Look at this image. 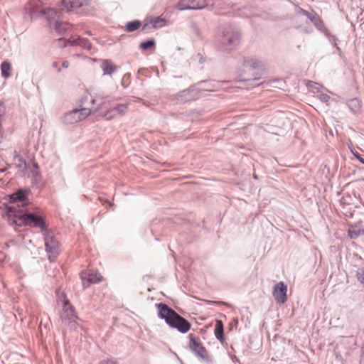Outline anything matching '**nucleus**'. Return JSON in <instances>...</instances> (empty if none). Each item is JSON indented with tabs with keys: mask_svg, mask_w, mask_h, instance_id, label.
<instances>
[{
	"mask_svg": "<svg viewBox=\"0 0 364 364\" xmlns=\"http://www.w3.org/2000/svg\"><path fill=\"white\" fill-rule=\"evenodd\" d=\"M69 65H70V63L68 60H64L62 63V66L64 68H68L69 67Z\"/></svg>",
	"mask_w": 364,
	"mask_h": 364,
	"instance_id": "nucleus-36",
	"label": "nucleus"
},
{
	"mask_svg": "<svg viewBox=\"0 0 364 364\" xmlns=\"http://www.w3.org/2000/svg\"><path fill=\"white\" fill-rule=\"evenodd\" d=\"M6 215L11 225H16L18 227L28 226L39 228L42 232L47 229L45 218L27 209L17 210L16 206L9 205L6 206Z\"/></svg>",
	"mask_w": 364,
	"mask_h": 364,
	"instance_id": "nucleus-1",
	"label": "nucleus"
},
{
	"mask_svg": "<svg viewBox=\"0 0 364 364\" xmlns=\"http://www.w3.org/2000/svg\"><path fill=\"white\" fill-rule=\"evenodd\" d=\"M52 67L55 69L57 70L58 72H60V68H59V65H58V62H53L52 63Z\"/></svg>",
	"mask_w": 364,
	"mask_h": 364,
	"instance_id": "nucleus-35",
	"label": "nucleus"
},
{
	"mask_svg": "<svg viewBox=\"0 0 364 364\" xmlns=\"http://www.w3.org/2000/svg\"><path fill=\"white\" fill-rule=\"evenodd\" d=\"M11 68V63L8 61H4L1 64V75L4 78H8L10 76L9 70Z\"/></svg>",
	"mask_w": 364,
	"mask_h": 364,
	"instance_id": "nucleus-25",
	"label": "nucleus"
},
{
	"mask_svg": "<svg viewBox=\"0 0 364 364\" xmlns=\"http://www.w3.org/2000/svg\"><path fill=\"white\" fill-rule=\"evenodd\" d=\"M299 13L305 16H306L311 21V19H314V18L318 15L316 13H310L301 8L299 9Z\"/></svg>",
	"mask_w": 364,
	"mask_h": 364,
	"instance_id": "nucleus-29",
	"label": "nucleus"
},
{
	"mask_svg": "<svg viewBox=\"0 0 364 364\" xmlns=\"http://www.w3.org/2000/svg\"><path fill=\"white\" fill-rule=\"evenodd\" d=\"M243 68L245 70H252L253 79H260L264 73L265 65L262 60L256 58H245L243 61Z\"/></svg>",
	"mask_w": 364,
	"mask_h": 364,
	"instance_id": "nucleus-9",
	"label": "nucleus"
},
{
	"mask_svg": "<svg viewBox=\"0 0 364 364\" xmlns=\"http://www.w3.org/2000/svg\"><path fill=\"white\" fill-rule=\"evenodd\" d=\"M147 26H148V25H147V24L144 25V26H143V28H142V30H143V31H145V30L146 29V27H147Z\"/></svg>",
	"mask_w": 364,
	"mask_h": 364,
	"instance_id": "nucleus-39",
	"label": "nucleus"
},
{
	"mask_svg": "<svg viewBox=\"0 0 364 364\" xmlns=\"http://www.w3.org/2000/svg\"><path fill=\"white\" fill-rule=\"evenodd\" d=\"M159 312L158 316L164 319L171 328L176 329L181 333H186L191 328V323L178 314L173 309L164 303L156 304Z\"/></svg>",
	"mask_w": 364,
	"mask_h": 364,
	"instance_id": "nucleus-2",
	"label": "nucleus"
},
{
	"mask_svg": "<svg viewBox=\"0 0 364 364\" xmlns=\"http://www.w3.org/2000/svg\"><path fill=\"white\" fill-rule=\"evenodd\" d=\"M6 107L4 102L0 100V132L3 129L2 122L6 115Z\"/></svg>",
	"mask_w": 364,
	"mask_h": 364,
	"instance_id": "nucleus-28",
	"label": "nucleus"
},
{
	"mask_svg": "<svg viewBox=\"0 0 364 364\" xmlns=\"http://www.w3.org/2000/svg\"><path fill=\"white\" fill-rule=\"evenodd\" d=\"M139 47L143 50H146L149 48L154 50L156 48V42L154 39H149L146 41L141 42Z\"/></svg>",
	"mask_w": 364,
	"mask_h": 364,
	"instance_id": "nucleus-26",
	"label": "nucleus"
},
{
	"mask_svg": "<svg viewBox=\"0 0 364 364\" xmlns=\"http://www.w3.org/2000/svg\"><path fill=\"white\" fill-rule=\"evenodd\" d=\"M311 22L314 23V26L323 33H327L328 30L324 24L323 21L321 18V17L317 15L314 19H311Z\"/></svg>",
	"mask_w": 364,
	"mask_h": 364,
	"instance_id": "nucleus-21",
	"label": "nucleus"
},
{
	"mask_svg": "<svg viewBox=\"0 0 364 364\" xmlns=\"http://www.w3.org/2000/svg\"><path fill=\"white\" fill-rule=\"evenodd\" d=\"M198 97V92L193 87L183 90L176 95V100L180 103L193 101L196 100Z\"/></svg>",
	"mask_w": 364,
	"mask_h": 364,
	"instance_id": "nucleus-14",
	"label": "nucleus"
},
{
	"mask_svg": "<svg viewBox=\"0 0 364 364\" xmlns=\"http://www.w3.org/2000/svg\"><path fill=\"white\" fill-rule=\"evenodd\" d=\"M188 338L191 350L200 360L206 363H211L212 359L209 356L206 348L200 342L199 338L192 333L189 334Z\"/></svg>",
	"mask_w": 364,
	"mask_h": 364,
	"instance_id": "nucleus-8",
	"label": "nucleus"
},
{
	"mask_svg": "<svg viewBox=\"0 0 364 364\" xmlns=\"http://www.w3.org/2000/svg\"><path fill=\"white\" fill-rule=\"evenodd\" d=\"M92 99L90 94H86L80 101V108L75 109L64 116V122L68 124H73L86 119L92 112V107L84 106L86 105V101Z\"/></svg>",
	"mask_w": 364,
	"mask_h": 364,
	"instance_id": "nucleus-5",
	"label": "nucleus"
},
{
	"mask_svg": "<svg viewBox=\"0 0 364 364\" xmlns=\"http://www.w3.org/2000/svg\"><path fill=\"white\" fill-rule=\"evenodd\" d=\"M150 23L154 28H161L166 25V20L159 16L151 20Z\"/></svg>",
	"mask_w": 364,
	"mask_h": 364,
	"instance_id": "nucleus-27",
	"label": "nucleus"
},
{
	"mask_svg": "<svg viewBox=\"0 0 364 364\" xmlns=\"http://www.w3.org/2000/svg\"><path fill=\"white\" fill-rule=\"evenodd\" d=\"M327 38L329 40V41L334 46H336L337 45V38L336 37V36L333 35L330 31L329 30L327 31V33H323Z\"/></svg>",
	"mask_w": 364,
	"mask_h": 364,
	"instance_id": "nucleus-30",
	"label": "nucleus"
},
{
	"mask_svg": "<svg viewBox=\"0 0 364 364\" xmlns=\"http://www.w3.org/2000/svg\"><path fill=\"white\" fill-rule=\"evenodd\" d=\"M82 280H84V277L82 275L81 276ZM102 276L97 272L94 270H89L87 273V279L86 282L83 281V285L89 286L91 284H97L102 281Z\"/></svg>",
	"mask_w": 364,
	"mask_h": 364,
	"instance_id": "nucleus-18",
	"label": "nucleus"
},
{
	"mask_svg": "<svg viewBox=\"0 0 364 364\" xmlns=\"http://www.w3.org/2000/svg\"><path fill=\"white\" fill-rule=\"evenodd\" d=\"M318 98L322 102H328L331 97L327 94H321V95H318Z\"/></svg>",
	"mask_w": 364,
	"mask_h": 364,
	"instance_id": "nucleus-32",
	"label": "nucleus"
},
{
	"mask_svg": "<svg viewBox=\"0 0 364 364\" xmlns=\"http://www.w3.org/2000/svg\"><path fill=\"white\" fill-rule=\"evenodd\" d=\"M42 232L44 237L46 251L48 255V259L50 262H53L60 253V242L54 233L48 228Z\"/></svg>",
	"mask_w": 364,
	"mask_h": 364,
	"instance_id": "nucleus-7",
	"label": "nucleus"
},
{
	"mask_svg": "<svg viewBox=\"0 0 364 364\" xmlns=\"http://www.w3.org/2000/svg\"><path fill=\"white\" fill-rule=\"evenodd\" d=\"M28 192L26 190L20 189L9 195L10 205H14L17 208V210H23L28 205Z\"/></svg>",
	"mask_w": 364,
	"mask_h": 364,
	"instance_id": "nucleus-11",
	"label": "nucleus"
},
{
	"mask_svg": "<svg viewBox=\"0 0 364 364\" xmlns=\"http://www.w3.org/2000/svg\"><path fill=\"white\" fill-rule=\"evenodd\" d=\"M99 364H117V363L113 360H104Z\"/></svg>",
	"mask_w": 364,
	"mask_h": 364,
	"instance_id": "nucleus-34",
	"label": "nucleus"
},
{
	"mask_svg": "<svg viewBox=\"0 0 364 364\" xmlns=\"http://www.w3.org/2000/svg\"><path fill=\"white\" fill-rule=\"evenodd\" d=\"M141 26V23L139 20L129 21L126 24V30L128 32H133L139 29Z\"/></svg>",
	"mask_w": 364,
	"mask_h": 364,
	"instance_id": "nucleus-24",
	"label": "nucleus"
},
{
	"mask_svg": "<svg viewBox=\"0 0 364 364\" xmlns=\"http://www.w3.org/2000/svg\"><path fill=\"white\" fill-rule=\"evenodd\" d=\"M91 105H96L95 111L102 108L107 109L103 117L107 120H112L118 117L123 116L127 111L128 104H111L107 97L102 94H97L90 100Z\"/></svg>",
	"mask_w": 364,
	"mask_h": 364,
	"instance_id": "nucleus-4",
	"label": "nucleus"
},
{
	"mask_svg": "<svg viewBox=\"0 0 364 364\" xmlns=\"http://www.w3.org/2000/svg\"><path fill=\"white\" fill-rule=\"evenodd\" d=\"M18 161L20 163L19 166H21V164H25V160L21 157L20 156H18Z\"/></svg>",
	"mask_w": 364,
	"mask_h": 364,
	"instance_id": "nucleus-37",
	"label": "nucleus"
},
{
	"mask_svg": "<svg viewBox=\"0 0 364 364\" xmlns=\"http://www.w3.org/2000/svg\"><path fill=\"white\" fill-rule=\"evenodd\" d=\"M287 287L282 282H280L274 287L272 295L277 303L284 304L287 300Z\"/></svg>",
	"mask_w": 364,
	"mask_h": 364,
	"instance_id": "nucleus-13",
	"label": "nucleus"
},
{
	"mask_svg": "<svg viewBox=\"0 0 364 364\" xmlns=\"http://www.w3.org/2000/svg\"><path fill=\"white\" fill-rule=\"evenodd\" d=\"M73 45H78L88 50L92 48V44L87 39L80 37H78L77 39H74Z\"/></svg>",
	"mask_w": 364,
	"mask_h": 364,
	"instance_id": "nucleus-23",
	"label": "nucleus"
},
{
	"mask_svg": "<svg viewBox=\"0 0 364 364\" xmlns=\"http://www.w3.org/2000/svg\"><path fill=\"white\" fill-rule=\"evenodd\" d=\"M60 318L63 321L68 323L70 328L75 329L77 328L78 325L77 321L79 318L74 306L70 304L68 299H65L63 302V312L60 315Z\"/></svg>",
	"mask_w": 364,
	"mask_h": 364,
	"instance_id": "nucleus-10",
	"label": "nucleus"
},
{
	"mask_svg": "<svg viewBox=\"0 0 364 364\" xmlns=\"http://www.w3.org/2000/svg\"><path fill=\"white\" fill-rule=\"evenodd\" d=\"M180 10L201 9L205 6L204 2L200 3L198 0H181L178 4Z\"/></svg>",
	"mask_w": 364,
	"mask_h": 364,
	"instance_id": "nucleus-15",
	"label": "nucleus"
},
{
	"mask_svg": "<svg viewBox=\"0 0 364 364\" xmlns=\"http://www.w3.org/2000/svg\"><path fill=\"white\" fill-rule=\"evenodd\" d=\"M215 336L220 342L224 341L223 324L221 321H217L215 327Z\"/></svg>",
	"mask_w": 364,
	"mask_h": 364,
	"instance_id": "nucleus-22",
	"label": "nucleus"
},
{
	"mask_svg": "<svg viewBox=\"0 0 364 364\" xmlns=\"http://www.w3.org/2000/svg\"><path fill=\"white\" fill-rule=\"evenodd\" d=\"M347 105L353 114H358L360 112L362 107V102L360 99L355 97L349 100L347 102Z\"/></svg>",
	"mask_w": 364,
	"mask_h": 364,
	"instance_id": "nucleus-19",
	"label": "nucleus"
},
{
	"mask_svg": "<svg viewBox=\"0 0 364 364\" xmlns=\"http://www.w3.org/2000/svg\"><path fill=\"white\" fill-rule=\"evenodd\" d=\"M353 154L355 156V157L363 164H364V158L361 156L360 154H359L358 152H353L352 151Z\"/></svg>",
	"mask_w": 364,
	"mask_h": 364,
	"instance_id": "nucleus-33",
	"label": "nucleus"
},
{
	"mask_svg": "<svg viewBox=\"0 0 364 364\" xmlns=\"http://www.w3.org/2000/svg\"><path fill=\"white\" fill-rule=\"evenodd\" d=\"M100 68L103 71V75H112L118 68L117 65L109 59H103L101 61Z\"/></svg>",
	"mask_w": 364,
	"mask_h": 364,
	"instance_id": "nucleus-16",
	"label": "nucleus"
},
{
	"mask_svg": "<svg viewBox=\"0 0 364 364\" xmlns=\"http://www.w3.org/2000/svg\"><path fill=\"white\" fill-rule=\"evenodd\" d=\"M58 16L53 15L48 21V25L50 28L54 29L59 33H63L71 28L70 23L68 22L60 21L61 11H58Z\"/></svg>",
	"mask_w": 364,
	"mask_h": 364,
	"instance_id": "nucleus-12",
	"label": "nucleus"
},
{
	"mask_svg": "<svg viewBox=\"0 0 364 364\" xmlns=\"http://www.w3.org/2000/svg\"><path fill=\"white\" fill-rule=\"evenodd\" d=\"M356 277L361 284H364V268H359L357 270Z\"/></svg>",
	"mask_w": 364,
	"mask_h": 364,
	"instance_id": "nucleus-31",
	"label": "nucleus"
},
{
	"mask_svg": "<svg viewBox=\"0 0 364 364\" xmlns=\"http://www.w3.org/2000/svg\"><path fill=\"white\" fill-rule=\"evenodd\" d=\"M24 9L31 18H37L40 16H47L48 21L53 15L58 16V9L43 8V3L41 0H30L26 4Z\"/></svg>",
	"mask_w": 364,
	"mask_h": 364,
	"instance_id": "nucleus-6",
	"label": "nucleus"
},
{
	"mask_svg": "<svg viewBox=\"0 0 364 364\" xmlns=\"http://www.w3.org/2000/svg\"><path fill=\"white\" fill-rule=\"evenodd\" d=\"M348 235L350 239H357L360 235H364V229L359 225H352L348 230Z\"/></svg>",
	"mask_w": 364,
	"mask_h": 364,
	"instance_id": "nucleus-20",
	"label": "nucleus"
},
{
	"mask_svg": "<svg viewBox=\"0 0 364 364\" xmlns=\"http://www.w3.org/2000/svg\"><path fill=\"white\" fill-rule=\"evenodd\" d=\"M241 39L242 36L238 31L227 28L215 36L214 45L218 51L230 53L239 47Z\"/></svg>",
	"mask_w": 364,
	"mask_h": 364,
	"instance_id": "nucleus-3",
	"label": "nucleus"
},
{
	"mask_svg": "<svg viewBox=\"0 0 364 364\" xmlns=\"http://www.w3.org/2000/svg\"><path fill=\"white\" fill-rule=\"evenodd\" d=\"M59 41H64V45H63L64 47L67 46L68 43L70 42V41L65 40L63 38H59Z\"/></svg>",
	"mask_w": 364,
	"mask_h": 364,
	"instance_id": "nucleus-38",
	"label": "nucleus"
},
{
	"mask_svg": "<svg viewBox=\"0 0 364 364\" xmlns=\"http://www.w3.org/2000/svg\"><path fill=\"white\" fill-rule=\"evenodd\" d=\"M84 0H61L62 10L70 11L73 9L81 7Z\"/></svg>",
	"mask_w": 364,
	"mask_h": 364,
	"instance_id": "nucleus-17",
	"label": "nucleus"
}]
</instances>
